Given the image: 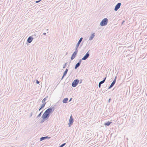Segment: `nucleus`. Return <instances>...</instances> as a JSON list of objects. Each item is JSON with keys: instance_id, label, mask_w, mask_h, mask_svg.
Returning <instances> with one entry per match:
<instances>
[{"instance_id": "nucleus-16", "label": "nucleus", "mask_w": 147, "mask_h": 147, "mask_svg": "<svg viewBox=\"0 0 147 147\" xmlns=\"http://www.w3.org/2000/svg\"><path fill=\"white\" fill-rule=\"evenodd\" d=\"M112 123V122H110L109 121H108L107 122L105 123L104 124V125L106 126H109L110 124Z\"/></svg>"}, {"instance_id": "nucleus-1", "label": "nucleus", "mask_w": 147, "mask_h": 147, "mask_svg": "<svg viewBox=\"0 0 147 147\" xmlns=\"http://www.w3.org/2000/svg\"><path fill=\"white\" fill-rule=\"evenodd\" d=\"M54 109L55 108L54 107H50L45 111L42 116L48 119L50 116V114L54 111Z\"/></svg>"}, {"instance_id": "nucleus-22", "label": "nucleus", "mask_w": 147, "mask_h": 147, "mask_svg": "<svg viewBox=\"0 0 147 147\" xmlns=\"http://www.w3.org/2000/svg\"><path fill=\"white\" fill-rule=\"evenodd\" d=\"M67 63H65V64L63 65V68L64 69L66 67V66L67 65Z\"/></svg>"}, {"instance_id": "nucleus-15", "label": "nucleus", "mask_w": 147, "mask_h": 147, "mask_svg": "<svg viewBox=\"0 0 147 147\" xmlns=\"http://www.w3.org/2000/svg\"><path fill=\"white\" fill-rule=\"evenodd\" d=\"M68 100V98H64L63 100V102L64 103H66L67 102Z\"/></svg>"}, {"instance_id": "nucleus-30", "label": "nucleus", "mask_w": 147, "mask_h": 147, "mask_svg": "<svg viewBox=\"0 0 147 147\" xmlns=\"http://www.w3.org/2000/svg\"><path fill=\"white\" fill-rule=\"evenodd\" d=\"M80 84L82 82V79H80Z\"/></svg>"}, {"instance_id": "nucleus-26", "label": "nucleus", "mask_w": 147, "mask_h": 147, "mask_svg": "<svg viewBox=\"0 0 147 147\" xmlns=\"http://www.w3.org/2000/svg\"><path fill=\"white\" fill-rule=\"evenodd\" d=\"M36 83L37 84H39L40 83V82L37 80H36Z\"/></svg>"}, {"instance_id": "nucleus-4", "label": "nucleus", "mask_w": 147, "mask_h": 147, "mask_svg": "<svg viewBox=\"0 0 147 147\" xmlns=\"http://www.w3.org/2000/svg\"><path fill=\"white\" fill-rule=\"evenodd\" d=\"M74 119L72 117V116L71 115L69 120V123H68L69 127H71L72 125Z\"/></svg>"}, {"instance_id": "nucleus-32", "label": "nucleus", "mask_w": 147, "mask_h": 147, "mask_svg": "<svg viewBox=\"0 0 147 147\" xmlns=\"http://www.w3.org/2000/svg\"><path fill=\"white\" fill-rule=\"evenodd\" d=\"M32 115V112L31 113L30 115V117H31Z\"/></svg>"}, {"instance_id": "nucleus-11", "label": "nucleus", "mask_w": 147, "mask_h": 147, "mask_svg": "<svg viewBox=\"0 0 147 147\" xmlns=\"http://www.w3.org/2000/svg\"><path fill=\"white\" fill-rule=\"evenodd\" d=\"M46 104V102H45V103H43L42 105L40 107V108H39V109H38V111H40L42 109L44 108L45 107Z\"/></svg>"}, {"instance_id": "nucleus-36", "label": "nucleus", "mask_w": 147, "mask_h": 147, "mask_svg": "<svg viewBox=\"0 0 147 147\" xmlns=\"http://www.w3.org/2000/svg\"><path fill=\"white\" fill-rule=\"evenodd\" d=\"M46 34V33H45V32L44 33H43V34L44 35H45Z\"/></svg>"}, {"instance_id": "nucleus-10", "label": "nucleus", "mask_w": 147, "mask_h": 147, "mask_svg": "<svg viewBox=\"0 0 147 147\" xmlns=\"http://www.w3.org/2000/svg\"><path fill=\"white\" fill-rule=\"evenodd\" d=\"M82 39H83V38L82 37H81L79 41H78V42L77 43V45H76V46H77L78 47H79V45H80V43L82 42Z\"/></svg>"}, {"instance_id": "nucleus-6", "label": "nucleus", "mask_w": 147, "mask_h": 147, "mask_svg": "<svg viewBox=\"0 0 147 147\" xmlns=\"http://www.w3.org/2000/svg\"><path fill=\"white\" fill-rule=\"evenodd\" d=\"M121 3H119L116 4L114 8V10L115 11H117L121 6Z\"/></svg>"}, {"instance_id": "nucleus-20", "label": "nucleus", "mask_w": 147, "mask_h": 147, "mask_svg": "<svg viewBox=\"0 0 147 147\" xmlns=\"http://www.w3.org/2000/svg\"><path fill=\"white\" fill-rule=\"evenodd\" d=\"M78 47L76 46L75 47V51L74 52H76V53H77L78 51Z\"/></svg>"}, {"instance_id": "nucleus-35", "label": "nucleus", "mask_w": 147, "mask_h": 147, "mask_svg": "<svg viewBox=\"0 0 147 147\" xmlns=\"http://www.w3.org/2000/svg\"><path fill=\"white\" fill-rule=\"evenodd\" d=\"M65 76H64V75H63V76H62V78H61V80H62V79L63 78L65 77Z\"/></svg>"}, {"instance_id": "nucleus-19", "label": "nucleus", "mask_w": 147, "mask_h": 147, "mask_svg": "<svg viewBox=\"0 0 147 147\" xmlns=\"http://www.w3.org/2000/svg\"><path fill=\"white\" fill-rule=\"evenodd\" d=\"M43 112V111H42L40 112V113H39V114L38 115V116H37V117H36V118H39V117H40L41 116V115H42V113Z\"/></svg>"}, {"instance_id": "nucleus-34", "label": "nucleus", "mask_w": 147, "mask_h": 147, "mask_svg": "<svg viewBox=\"0 0 147 147\" xmlns=\"http://www.w3.org/2000/svg\"><path fill=\"white\" fill-rule=\"evenodd\" d=\"M125 22V21H122V23H121V24H123V23L124 22Z\"/></svg>"}, {"instance_id": "nucleus-23", "label": "nucleus", "mask_w": 147, "mask_h": 147, "mask_svg": "<svg viewBox=\"0 0 147 147\" xmlns=\"http://www.w3.org/2000/svg\"><path fill=\"white\" fill-rule=\"evenodd\" d=\"M66 144L65 143L61 145L59 147H63Z\"/></svg>"}, {"instance_id": "nucleus-21", "label": "nucleus", "mask_w": 147, "mask_h": 147, "mask_svg": "<svg viewBox=\"0 0 147 147\" xmlns=\"http://www.w3.org/2000/svg\"><path fill=\"white\" fill-rule=\"evenodd\" d=\"M47 97L45 98H44L42 101V102L43 103H45V102L47 100Z\"/></svg>"}, {"instance_id": "nucleus-9", "label": "nucleus", "mask_w": 147, "mask_h": 147, "mask_svg": "<svg viewBox=\"0 0 147 147\" xmlns=\"http://www.w3.org/2000/svg\"><path fill=\"white\" fill-rule=\"evenodd\" d=\"M50 137H49L48 136L43 137L40 138V141H42V140H46L47 139H50Z\"/></svg>"}, {"instance_id": "nucleus-8", "label": "nucleus", "mask_w": 147, "mask_h": 147, "mask_svg": "<svg viewBox=\"0 0 147 147\" xmlns=\"http://www.w3.org/2000/svg\"><path fill=\"white\" fill-rule=\"evenodd\" d=\"M77 54V53H76V52H74L71 57V60H73L76 57Z\"/></svg>"}, {"instance_id": "nucleus-33", "label": "nucleus", "mask_w": 147, "mask_h": 147, "mask_svg": "<svg viewBox=\"0 0 147 147\" xmlns=\"http://www.w3.org/2000/svg\"><path fill=\"white\" fill-rule=\"evenodd\" d=\"M111 100V98H109V100H108V102H110V101Z\"/></svg>"}, {"instance_id": "nucleus-29", "label": "nucleus", "mask_w": 147, "mask_h": 147, "mask_svg": "<svg viewBox=\"0 0 147 147\" xmlns=\"http://www.w3.org/2000/svg\"><path fill=\"white\" fill-rule=\"evenodd\" d=\"M41 0H38V1H36L35 2L36 3H38Z\"/></svg>"}, {"instance_id": "nucleus-28", "label": "nucleus", "mask_w": 147, "mask_h": 147, "mask_svg": "<svg viewBox=\"0 0 147 147\" xmlns=\"http://www.w3.org/2000/svg\"><path fill=\"white\" fill-rule=\"evenodd\" d=\"M117 76H115V78H114V80H113V81H115V82H116V79H117Z\"/></svg>"}, {"instance_id": "nucleus-2", "label": "nucleus", "mask_w": 147, "mask_h": 147, "mask_svg": "<svg viewBox=\"0 0 147 147\" xmlns=\"http://www.w3.org/2000/svg\"><path fill=\"white\" fill-rule=\"evenodd\" d=\"M108 21V19L107 18H105L101 21L100 25L102 26H105L107 24Z\"/></svg>"}, {"instance_id": "nucleus-3", "label": "nucleus", "mask_w": 147, "mask_h": 147, "mask_svg": "<svg viewBox=\"0 0 147 147\" xmlns=\"http://www.w3.org/2000/svg\"><path fill=\"white\" fill-rule=\"evenodd\" d=\"M79 82V80L78 79L75 80L72 83V86L73 87H75L78 84Z\"/></svg>"}, {"instance_id": "nucleus-27", "label": "nucleus", "mask_w": 147, "mask_h": 147, "mask_svg": "<svg viewBox=\"0 0 147 147\" xmlns=\"http://www.w3.org/2000/svg\"><path fill=\"white\" fill-rule=\"evenodd\" d=\"M106 78L107 77H105V78H104L103 80H102V81H104V82H105V80H106Z\"/></svg>"}, {"instance_id": "nucleus-12", "label": "nucleus", "mask_w": 147, "mask_h": 147, "mask_svg": "<svg viewBox=\"0 0 147 147\" xmlns=\"http://www.w3.org/2000/svg\"><path fill=\"white\" fill-rule=\"evenodd\" d=\"M41 118H42V119L40 121V123H43L47 119L45 117H43L42 116Z\"/></svg>"}, {"instance_id": "nucleus-37", "label": "nucleus", "mask_w": 147, "mask_h": 147, "mask_svg": "<svg viewBox=\"0 0 147 147\" xmlns=\"http://www.w3.org/2000/svg\"><path fill=\"white\" fill-rule=\"evenodd\" d=\"M72 99V98H71L70 99V100H69V101H71V100Z\"/></svg>"}, {"instance_id": "nucleus-13", "label": "nucleus", "mask_w": 147, "mask_h": 147, "mask_svg": "<svg viewBox=\"0 0 147 147\" xmlns=\"http://www.w3.org/2000/svg\"><path fill=\"white\" fill-rule=\"evenodd\" d=\"M115 82H115V81H113L111 84V85L109 87L108 89H110L115 84Z\"/></svg>"}, {"instance_id": "nucleus-18", "label": "nucleus", "mask_w": 147, "mask_h": 147, "mask_svg": "<svg viewBox=\"0 0 147 147\" xmlns=\"http://www.w3.org/2000/svg\"><path fill=\"white\" fill-rule=\"evenodd\" d=\"M68 71V69H66L63 73V75H64V76H65L66 75Z\"/></svg>"}, {"instance_id": "nucleus-24", "label": "nucleus", "mask_w": 147, "mask_h": 147, "mask_svg": "<svg viewBox=\"0 0 147 147\" xmlns=\"http://www.w3.org/2000/svg\"><path fill=\"white\" fill-rule=\"evenodd\" d=\"M104 83V81H103L102 80V81H101L99 83L100 84H101Z\"/></svg>"}, {"instance_id": "nucleus-7", "label": "nucleus", "mask_w": 147, "mask_h": 147, "mask_svg": "<svg viewBox=\"0 0 147 147\" xmlns=\"http://www.w3.org/2000/svg\"><path fill=\"white\" fill-rule=\"evenodd\" d=\"M33 39V38L31 36H29L27 40V42L30 43L31 42L32 40Z\"/></svg>"}, {"instance_id": "nucleus-14", "label": "nucleus", "mask_w": 147, "mask_h": 147, "mask_svg": "<svg viewBox=\"0 0 147 147\" xmlns=\"http://www.w3.org/2000/svg\"><path fill=\"white\" fill-rule=\"evenodd\" d=\"M94 36H95L94 33L92 34L91 35V36L89 37V40H92L93 38L94 37Z\"/></svg>"}, {"instance_id": "nucleus-5", "label": "nucleus", "mask_w": 147, "mask_h": 147, "mask_svg": "<svg viewBox=\"0 0 147 147\" xmlns=\"http://www.w3.org/2000/svg\"><path fill=\"white\" fill-rule=\"evenodd\" d=\"M90 54L88 51L86 54L84 55V57L82 58V60H86L89 56Z\"/></svg>"}, {"instance_id": "nucleus-17", "label": "nucleus", "mask_w": 147, "mask_h": 147, "mask_svg": "<svg viewBox=\"0 0 147 147\" xmlns=\"http://www.w3.org/2000/svg\"><path fill=\"white\" fill-rule=\"evenodd\" d=\"M80 64L78 63L75 66V67H74L75 69H77L78 67H79L80 66Z\"/></svg>"}, {"instance_id": "nucleus-31", "label": "nucleus", "mask_w": 147, "mask_h": 147, "mask_svg": "<svg viewBox=\"0 0 147 147\" xmlns=\"http://www.w3.org/2000/svg\"><path fill=\"white\" fill-rule=\"evenodd\" d=\"M101 84H100L99 83L98 84V87L100 88L101 87Z\"/></svg>"}, {"instance_id": "nucleus-25", "label": "nucleus", "mask_w": 147, "mask_h": 147, "mask_svg": "<svg viewBox=\"0 0 147 147\" xmlns=\"http://www.w3.org/2000/svg\"><path fill=\"white\" fill-rule=\"evenodd\" d=\"M82 59H80L79 60V62H78V63L81 64V62H82Z\"/></svg>"}]
</instances>
